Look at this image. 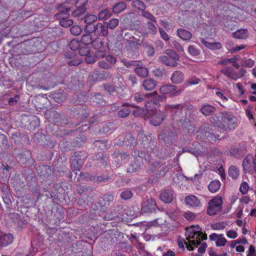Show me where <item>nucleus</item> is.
Wrapping results in <instances>:
<instances>
[{
  "label": "nucleus",
  "mask_w": 256,
  "mask_h": 256,
  "mask_svg": "<svg viewBox=\"0 0 256 256\" xmlns=\"http://www.w3.org/2000/svg\"><path fill=\"white\" fill-rule=\"evenodd\" d=\"M210 122L220 131L226 132L235 129L238 126V119L232 114L222 112L220 114V119L216 115L210 118Z\"/></svg>",
  "instance_id": "obj_1"
},
{
  "label": "nucleus",
  "mask_w": 256,
  "mask_h": 256,
  "mask_svg": "<svg viewBox=\"0 0 256 256\" xmlns=\"http://www.w3.org/2000/svg\"><path fill=\"white\" fill-rule=\"evenodd\" d=\"M186 235L188 242L184 241V243L188 250H192L194 246H197L201 240L207 238L206 234H203L201 228L197 225L187 228Z\"/></svg>",
  "instance_id": "obj_2"
},
{
  "label": "nucleus",
  "mask_w": 256,
  "mask_h": 256,
  "mask_svg": "<svg viewBox=\"0 0 256 256\" xmlns=\"http://www.w3.org/2000/svg\"><path fill=\"white\" fill-rule=\"evenodd\" d=\"M222 200L221 197H214L208 202L207 214L210 216L216 214L222 210Z\"/></svg>",
  "instance_id": "obj_3"
},
{
  "label": "nucleus",
  "mask_w": 256,
  "mask_h": 256,
  "mask_svg": "<svg viewBox=\"0 0 256 256\" xmlns=\"http://www.w3.org/2000/svg\"><path fill=\"white\" fill-rule=\"evenodd\" d=\"M220 72L228 78L236 80L244 76L246 73V70L244 68H241L236 72L232 67L227 66L222 68Z\"/></svg>",
  "instance_id": "obj_4"
},
{
  "label": "nucleus",
  "mask_w": 256,
  "mask_h": 256,
  "mask_svg": "<svg viewBox=\"0 0 256 256\" xmlns=\"http://www.w3.org/2000/svg\"><path fill=\"white\" fill-rule=\"evenodd\" d=\"M157 206L156 201L152 198L147 200L142 204V213H151L156 210Z\"/></svg>",
  "instance_id": "obj_5"
},
{
  "label": "nucleus",
  "mask_w": 256,
  "mask_h": 256,
  "mask_svg": "<svg viewBox=\"0 0 256 256\" xmlns=\"http://www.w3.org/2000/svg\"><path fill=\"white\" fill-rule=\"evenodd\" d=\"M116 62V57L111 55H108L106 56L105 60H100L98 62V65L102 68L108 70L112 68Z\"/></svg>",
  "instance_id": "obj_6"
},
{
  "label": "nucleus",
  "mask_w": 256,
  "mask_h": 256,
  "mask_svg": "<svg viewBox=\"0 0 256 256\" xmlns=\"http://www.w3.org/2000/svg\"><path fill=\"white\" fill-rule=\"evenodd\" d=\"M94 180L98 182H104L108 181L110 178L109 176H94L91 175L89 174H82L80 172L79 176L77 178V180Z\"/></svg>",
  "instance_id": "obj_7"
},
{
  "label": "nucleus",
  "mask_w": 256,
  "mask_h": 256,
  "mask_svg": "<svg viewBox=\"0 0 256 256\" xmlns=\"http://www.w3.org/2000/svg\"><path fill=\"white\" fill-rule=\"evenodd\" d=\"M91 32L94 33L96 36H102L106 37L108 34V30L106 24L98 22L94 26L93 29L91 30Z\"/></svg>",
  "instance_id": "obj_8"
},
{
  "label": "nucleus",
  "mask_w": 256,
  "mask_h": 256,
  "mask_svg": "<svg viewBox=\"0 0 256 256\" xmlns=\"http://www.w3.org/2000/svg\"><path fill=\"white\" fill-rule=\"evenodd\" d=\"M86 158V156H83L82 158H81L79 153L76 154L72 157V159L71 162V168L73 170H80L84 164V160Z\"/></svg>",
  "instance_id": "obj_9"
},
{
  "label": "nucleus",
  "mask_w": 256,
  "mask_h": 256,
  "mask_svg": "<svg viewBox=\"0 0 256 256\" xmlns=\"http://www.w3.org/2000/svg\"><path fill=\"white\" fill-rule=\"evenodd\" d=\"M13 240L14 236L12 234L0 232V248L10 245Z\"/></svg>",
  "instance_id": "obj_10"
},
{
  "label": "nucleus",
  "mask_w": 256,
  "mask_h": 256,
  "mask_svg": "<svg viewBox=\"0 0 256 256\" xmlns=\"http://www.w3.org/2000/svg\"><path fill=\"white\" fill-rule=\"evenodd\" d=\"M123 216L121 210L120 211L118 210V211L114 210V211L106 213L104 218L106 220H114L116 222H119L123 220Z\"/></svg>",
  "instance_id": "obj_11"
},
{
  "label": "nucleus",
  "mask_w": 256,
  "mask_h": 256,
  "mask_svg": "<svg viewBox=\"0 0 256 256\" xmlns=\"http://www.w3.org/2000/svg\"><path fill=\"white\" fill-rule=\"evenodd\" d=\"M160 198L162 202L170 204L174 200V192L172 190H163L160 192Z\"/></svg>",
  "instance_id": "obj_12"
},
{
  "label": "nucleus",
  "mask_w": 256,
  "mask_h": 256,
  "mask_svg": "<svg viewBox=\"0 0 256 256\" xmlns=\"http://www.w3.org/2000/svg\"><path fill=\"white\" fill-rule=\"evenodd\" d=\"M164 110L167 112H170L173 116L176 118L180 116L182 112V108L180 104H166Z\"/></svg>",
  "instance_id": "obj_13"
},
{
  "label": "nucleus",
  "mask_w": 256,
  "mask_h": 256,
  "mask_svg": "<svg viewBox=\"0 0 256 256\" xmlns=\"http://www.w3.org/2000/svg\"><path fill=\"white\" fill-rule=\"evenodd\" d=\"M165 118V114L161 111L156 112L151 116L150 123L154 126L160 125Z\"/></svg>",
  "instance_id": "obj_14"
},
{
  "label": "nucleus",
  "mask_w": 256,
  "mask_h": 256,
  "mask_svg": "<svg viewBox=\"0 0 256 256\" xmlns=\"http://www.w3.org/2000/svg\"><path fill=\"white\" fill-rule=\"evenodd\" d=\"M176 89V86L174 85L169 84V85H164L162 86L160 88V94H168L171 93L170 95V97H172L174 96L178 95L179 94L178 92H176L174 93H172L174 92Z\"/></svg>",
  "instance_id": "obj_15"
},
{
  "label": "nucleus",
  "mask_w": 256,
  "mask_h": 256,
  "mask_svg": "<svg viewBox=\"0 0 256 256\" xmlns=\"http://www.w3.org/2000/svg\"><path fill=\"white\" fill-rule=\"evenodd\" d=\"M216 110V108L212 105L204 104L200 108V112L205 116H210L213 114Z\"/></svg>",
  "instance_id": "obj_16"
},
{
  "label": "nucleus",
  "mask_w": 256,
  "mask_h": 256,
  "mask_svg": "<svg viewBox=\"0 0 256 256\" xmlns=\"http://www.w3.org/2000/svg\"><path fill=\"white\" fill-rule=\"evenodd\" d=\"M185 202L187 205L192 208L200 207L202 206L200 200L194 195L186 196L185 198Z\"/></svg>",
  "instance_id": "obj_17"
},
{
  "label": "nucleus",
  "mask_w": 256,
  "mask_h": 256,
  "mask_svg": "<svg viewBox=\"0 0 256 256\" xmlns=\"http://www.w3.org/2000/svg\"><path fill=\"white\" fill-rule=\"evenodd\" d=\"M58 10L59 13L56 14L54 16L56 18H61L62 17L64 16V14H68L70 8L68 6V4L66 2L58 5Z\"/></svg>",
  "instance_id": "obj_18"
},
{
  "label": "nucleus",
  "mask_w": 256,
  "mask_h": 256,
  "mask_svg": "<svg viewBox=\"0 0 256 256\" xmlns=\"http://www.w3.org/2000/svg\"><path fill=\"white\" fill-rule=\"evenodd\" d=\"M176 60H176L172 58L166 56H162L159 58V61L160 62L166 66H176L178 64Z\"/></svg>",
  "instance_id": "obj_19"
},
{
  "label": "nucleus",
  "mask_w": 256,
  "mask_h": 256,
  "mask_svg": "<svg viewBox=\"0 0 256 256\" xmlns=\"http://www.w3.org/2000/svg\"><path fill=\"white\" fill-rule=\"evenodd\" d=\"M176 32L178 37L184 41H189L192 38L191 32L185 29L179 28Z\"/></svg>",
  "instance_id": "obj_20"
},
{
  "label": "nucleus",
  "mask_w": 256,
  "mask_h": 256,
  "mask_svg": "<svg viewBox=\"0 0 256 256\" xmlns=\"http://www.w3.org/2000/svg\"><path fill=\"white\" fill-rule=\"evenodd\" d=\"M156 86V82L152 78L144 80L142 82V86L146 90H152Z\"/></svg>",
  "instance_id": "obj_21"
},
{
  "label": "nucleus",
  "mask_w": 256,
  "mask_h": 256,
  "mask_svg": "<svg viewBox=\"0 0 256 256\" xmlns=\"http://www.w3.org/2000/svg\"><path fill=\"white\" fill-rule=\"evenodd\" d=\"M184 78L183 74L180 71H175L172 75L170 80L176 84L181 83Z\"/></svg>",
  "instance_id": "obj_22"
},
{
  "label": "nucleus",
  "mask_w": 256,
  "mask_h": 256,
  "mask_svg": "<svg viewBox=\"0 0 256 256\" xmlns=\"http://www.w3.org/2000/svg\"><path fill=\"white\" fill-rule=\"evenodd\" d=\"M134 72L140 77L146 78L148 76V69L144 66V64L142 62V66H136L134 69Z\"/></svg>",
  "instance_id": "obj_23"
},
{
  "label": "nucleus",
  "mask_w": 256,
  "mask_h": 256,
  "mask_svg": "<svg viewBox=\"0 0 256 256\" xmlns=\"http://www.w3.org/2000/svg\"><path fill=\"white\" fill-rule=\"evenodd\" d=\"M233 37L238 39H246L248 36V31L246 29H241L232 33Z\"/></svg>",
  "instance_id": "obj_24"
},
{
  "label": "nucleus",
  "mask_w": 256,
  "mask_h": 256,
  "mask_svg": "<svg viewBox=\"0 0 256 256\" xmlns=\"http://www.w3.org/2000/svg\"><path fill=\"white\" fill-rule=\"evenodd\" d=\"M121 62L128 68L136 67V66H142V62L140 60H129L124 59L121 60Z\"/></svg>",
  "instance_id": "obj_25"
},
{
  "label": "nucleus",
  "mask_w": 256,
  "mask_h": 256,
  "mask_svg": "<svg viewBox=\"0 0 256 256\" xmlns=\"http://www.w3.org/2000/svg\"><path fill=\"white\" fill-rule=\"evenodd\" d=\"M112 15V12L108 8H104L101 10L97 17L99 20H106L110 18Z\"/></svg>",
  "instance_id": "obj_26"
},
{
  "label": "nucleus",
  "mask_w": 256,
  "mask_h": 256,
  "mask_svg": "<svg viewBox=\"0 0 256 256\" xmlns=\"http://www.w3.org/2000/svg\"><path fill=\"white\" fill-rule=\"evenodd\" d=\"M253 159V156L251 154H248L243 160L242 162V167L244 172H250V171L248 170L250 166L252 164V160Z\"/></svg>",
  "instance_id": "obj_27"
},
{
  "label": "nucleus",
  "mask_w": 256,
  "mask_h": 256,
  "mask_svg": "<svg viewBox=\"0 0 256 256\" xmlns=\"http://www.w3.org/2000/svg\"><path fill=\"white\" fill-rule=\"evenodd\" d=\"M69 16V14H64V16H62L60 20V24L65 28H67L72 26L74 22L73 20L70 19H68Z\"/></svg>",
  "instance_id": "obj_28"
},
{
  "label": "nucleus",
  "mask_w": 256,
  "mask_h": 256,
  "mask_svg": "<svg viewBox=\"0 0 256 256\" xmlns=\"http://www.w3.org/2000/svg\"><path fill=\"white\" fill-rule=\"evenodd\" d=\"M201 42L208 48L212 50H218L222 48V44L220 42H214L212 43L210 42H208L202 39L201 40Z\"/></svg>",
  "instance_id": "obj_29"
},
{
  "label": "nucleus",
  "mask_w": 256,
  "mask_h": 256,
  "mask_svg": "<svg viewBox=\"0 0 256 256\" xmlns=\"http://www.w3.org/2000/svg\"><path fill=\"white\" fill-rule=\"evenodd\" d=\"M86 8H79L75 10L72 13V15L74 17H77L78 20H82L84 16L86 14Z\"/></svg>",
  "instance_id": "obj_30"
},
{
  "label": "nucleus",
  "mask_w": 256,
  "mask_h": 256,
  "mask_svg": "<svg viewBox=\"0 0 256 256\" xmlns=\"http://www.w3.org/2000/svg\"><path fill=\"white\" fill-rule=\"evenodd\" d=\"M114 196L111 194H106L104 196L102 200L100 202V204L102 207L106 208L109 206L112 202Z\"/></svg>",
  "instance_id": "obj_31"
},
{
  "label": "nucleus",
  "mask_w": 256,
  "mask_h": 256,
  "mask_svg": "<svg viewBox=\"0 0 256 256\" xmlns=\"http://www.w3.org/2000/svg\"><path fill=\"white\" fill-rule=\"evenodd\" d=\"M240 175L239 170L234 166H231L228 168V176L233 180L238 178Z\"/></svg>",
  "instance_id": "obj_32"
},
{
  "label": "nucleus",
  "mask_w": 256,
  "mask_h": 256,
  "mask_svg": "<svg viewBox=\"0 0 256 256\" xmlns=\"http://www.w3.org/2000/svg\"><path fill=\"white\" fill-rule=\"evenodd\" d=\"M220 186V182L218 180L212 181L208 186L209 190L212 192L214 193L217 192Z\"/></svg>",
  "instance_id": "obj_33"
},
{
  "label": "nucleus",
  "mask_w": 256,
  "mask_h": 256,
  "mask_svg": "<svg viewBox=\"0 0 256 256\" xmlns=\"http://www.w3.org/2000/svg\"><path fill=\"white\" fill-rule=\"evenodd\" d=\"M126 5L124 2H120L116 4L112 8L113 12L118 14L126 8Z\"/></svg>",
  "instance_id": "obj_34"
},
{
  "label": "nucleus",
  "mask_w": 256,
  "mask_h": 256,
  "mask_svg": "<svg viewBox=\"0 0 256 256\" xmlns=\"http://www.w3.org/2000/svg\"><path fill=\"white\" fill-rule=\"evenodd\" d=\"M91 31L89 34L83 35L81 38V44L88 46L92 44V38L90 34Z\"/></svg>",
  "instance_id": "obj_35"
},
{
  "label": "nucleus",
  "mask_w": 256,
  "mask_h": 256,
  "mask_svg": "<svg viewBox=\"0 0 256 256\" xmlns=\"http://www.w3.org/2000/svg\"><path fill=\"white\" fill-rule=\"evenodd\" d=\"M50 120L54 123L58 122L61 118L60 114L55 110L50 112Z\"/></svg>",
  "instance_id": "obj_36"
},
{
  "label": "nucleus",
  "mask_w": 256,
  "mask_h": 256,
  "mask_svg": "<svg viewBox=\"0 0 256 256\" xmlns=\"http://www.w3.org/2000/svg\"><path fill=\"white\" fill-rule=\"evenodd\" d=\"M132 6L134 8H136L138 10L142 11L146 8V6L140 0H134L132 3Z\"/></svg>",
  "instance_id": "obj_37"
},
{
  "label": "nucleus",
  "mask_w": 256,
  "mask_h": 256,
  "mask_svg": "<svg viewBox=\"0 0 256 256\" xmlns=\"http://www.w3.org/2000/svg\"><path fill=\"white\" fill-rule=\"evenodd\" d=\"M105 23L108 29L114 30L118 24L119 20L117 18H114L108 22H105Z\"/></svg>",
  "instance_id": "obj_38"
},
{
  "label": "nucleus",
  "mask_w": 256,
  "mask_h": 256,
  "mask_svg": "<svg viewBox=\"0 0 256 256\" xmlns=\"http://www.w3.org/2000/svg\"><path fill=\"white\" fill-rule=\"evenodd\" d=\"M84 22L88 24H90L92 23L96 22L98 18L94 14H85L84 16Z\"/></svg>",
  "instance_id": "obj_39"
},
{
  "label": "nucleus",
  "mask_w": 256,
  "mask_h": 256,
  "mask_svg": "<svg viewBox=\"0 0 256 256\" xmlns=\"http://www.w3.org/2000/svg\"><path fill=\"white\" fill-rule=\"evenodd\" d=\"M146 97H147L146 94H144L140 92H136L132 96L134 100L138 103L144 101Z\"/></svg>",
  "instance_id": "obj_40"
},
{
  "label": "nucleus",
  "mask_w": 256,
  "mask_h": 256,
  "mask_svg": "<svg viewBox=\"0 0 256 256\" xmlns=\"http://www.w3.org/2000/svg\"><path fill=\"white\" fill-rule=\"evenodd\" d=\"M0 148H8V141L6 136L0 133Z\"/></svg>",
  "instance_id": "obj_41"
},
{
  "label": "nucleus",
  "mask_w": 256,
  "mask_h": 256,
  "mask_svg": "<svg viewBox=\"0 0 256 256\" xmlns=\"http://www.w3.org/2000/svg\"><path fill=\"white\" fill-rule=\"evenodd\" d=\"M130 112H131V110L129 108H124L120 110L118 112V115L120 118H126L127 116H129V114H130Z\"/></svg>",
  "instance_id": "obj_42"
},
{
  "label": "nucleus",
  "mask_w": 256,
  "mask_h": 256,
  "mask_svg": "<svg viewBox=\"0 0 256 256\" xmlns=\"http://www.w3.org/2000/svg\"><path fill=\"white\" fill-rule=\"evenodd\" d=\"M78 50L79 54L82 56H86L90 52V50L87 46L82 44H80V46L79 47Z\"/></svg>",
  "instance_id": "obj_43"
},
{
  "label": "nucleus",
  "mask_w": 256,
  "mask_h": 256,
  "mask_svg": "<svg viewBox=\"0 0 256 256\" xmlns=\"http://www.w3.org/2000/svg\"><path fill=\"white\" fill-rule=\"evenodd\" d=\"M142 15L146 19L150 20L153 22H156V18L150 12L144 10L142 11Z\"/></svg>",
  "instance_id": "obj_44"
},
{
  "label": "nucleus",
  "mask_w": 256,
  "mask_h": 256,
  "mask_svg": "<svg viewBox=\"0 0 256 256\" xmlns=\"http://www.w3.org/2000/svg\"><path fill=\"white\" fill-rule=\"evenodd\" d=\"M126 138L128 140V143H126L127 145L130 148H134L136 143V139L130 134H127Z\"/></svg>",
  "instance_id": "obj_45"
},
{
  "label": "nucleus",
  "mask_w": 256,
  "mask_h": 256,
  "mask_svg": "<svg viewBox=\"0 0 256 256\" xmlns=\"http://www.w3.org/2000/svg\"><path fill=\"white\" fill-rule=\"evenodd\" d=\"M92 45L93 48L98 50L100 48L103 44L102 40L100 38H96L92 41Z\"/></svg>",
  "instance_id": "obj_46"
},
{
  "label": "nucleus",
  "mask_w": 256,
  "mask_h": 256,
  "mask_svg": "<svg viewBox=\"0 0 256 256\" xmlns=\"http://www.w3.org/2000/svg\"><path fill=\"white\" fill-rule=\"evenodd\" d=\"M81 43L79 41L76 40H72L69 44V46L70 50L73 51H75L78 49L79 47L80 46Z\"/></svg>",
  "instance_id": "obj_47"
},
{
  "label": "nucleus",
  "mask_w": 256,
  "mask_h": 256,
  "mask_svg": "<svg viewBox=\"0 0 256 256\" xmlns=\"http://www.w3.org/2000/svg\"><path fill=\"white\" fill-rule=\"evenodd\" d=\"M227 224L224 222H220L212 224L211 228L214 230H220L224 229Z\"/></svg>",
  "instance_id": "obj_48"
},
{
  "label": "nucleus",
  "mask_w": 256,
  "mask_h": 256,
  "mask_svg": "<svg viewBox=\"0 0 256 256\" xmlns=\"http://www.w3.org/2000/svg\"><path fill=\"white\" fill-rule=\"evenodd\" d=\"M249 189V186L246 182H242L240 187V191L242 194H246Z\"/></svg>",
  "instance_id": "obj_49"
},
{
  "label": "nucleus",
  "mask_w": 256,
  "mask_h": 256,
  "mask_svg": "<svg viewBox=\"0 0 256 256\" xmlns=\"http://www.w3.org/2000/svg\"><path fill=\"white\" fill-rule=\"evenodd\" d=\"M70 32L74 36H78L82 32V28L78 26H74L70 28Z\"/></svg>",
  "instance_id": "obj_50"
},
{
  "label": "nucleus",
  "mask_w": 256,
  "mask_h": 256,
  "mask_svg": "<svg viewBox=\"0 0 256 256\" xmlns=\"http://www.w3.org/2000/svg\"><path fill=\"white\" fill-rule=\"evenodd\" d=\"M133 114L136 117L142 116L145 114V110L144 108L136 107V110L133 111Z\"/></svg>",
  "instance_id": "obj_51"
},
{
  "label": "nucleus",
  "mask_w": 256,
  "mask_h": 256,
  "mask_svg": "<svg viewBox=\"0 0 256 256\" xmlns=\"http://www.w3.org/2000/svg\"><path fill=\"white\" fill-rule=\"evenodd\" d=\"M165 54H166V56H168L170 58H172L176 60L179 59L178 56L172 50H166L165 51Z\"/></svg>",
  "instance_id": "obj_52"
},
{
  "label": "nucleus",
  "mask_w": 256,
  "mask_h": 256,
  "mask_svg": "<svg viewBox=\"0 0 256 256\" xmlns=\"http://www.w3.org/2000/svg\"><path fill=\"white\" fill-rule=\"evenodd\" d=\"M154 75L157 78H162L164 75V71L160 68H156L152 71Z\"/></svg>",
  "instance_id": "obj_53"
},
{
  "label": "nucleus",
  "mask_w": 256,
  "mask_h": 256,
  "mask_svg": "<svg viewBox=\"0 0 256 256\" xmlns=\"http://www.w3.org/2000/svg\"><path fill=\"white\" fill-rule=\"evenodd\" d=\"M120 196L124 200H128L132 196V193L131 191L126 190L121 193Z\"/></svg>",
  "instance_id": "obj_54"
},
{
  "label": "nucleus",
  "mask_w": 256,
  "mask_h": 256,
  "mask_svg": "<svg viewBox=\"0 0 256 256\" xmlns=\"http://www.w3.org/2000/svg\"><path fill=\"white\" fill-rule=\"evenodd\" d=\"M147 26L150 32L152 34H155L157 32V28L152 22H147Z\"/></svg>",
  "instance_id": "obj_55"
},
{
  "label": "nucleus",
  "mask_w": 256,
  "mask_h": 256,
  "mask_svg": "<svg viewBox=\"0 0 256 256\" xmlns=\"http://www.w3.org/2000/svg\"><path fill=\"white\" fill-rule=\"evenodd\" d=\"M188 51L191 55L194 56H196L200 54L199 50L193 46H188Z\"/></svg>",
  "instance_id": "obj_56"
},
{
  "label": "nucleus",
  "mask_w": 256,
  "mask_h": 256,
  "mask_svg": "<svg viewBox=\"0 0 256 256\" xmlns=\"http://www.w3.org/2000/svg\"><path fill=\"white\" fill-rule=\"evenodd\" d=\"M172 44L175 48L178 50L179 52H184V50L182 46V44L176 40H174L172 42Z\"/></svg>",
  "instance_id": "obj_57"
},
{
  "label": "nucleus",
  "mask_w": 256,
  "mask_h": 256,
  "mask_svg": "<svg viewBox=\"0 0 256 256\" xmlns=\"http://www.w3.org/2000/svg\"><path fill=\"white\" fill-rule=\"evenodd\" d=\"M226 242L227 240L224 238L220 236L216 242V246H223L226 244Z\"/></svg>",
  "instance_id": "obj_58"
},
{
  "label": "nucleus",
  "mask_w": 256,
  "mask_h": 256,
  "mask_svg": "<svg viewBox=\"0 0 256 256\" xmlns=\"http://www.w3.org/2000/svg\"><path fill=\"white\" fill-rule=\"evenodd\" d=\"M96 58L100 59L106 56V52L104 50H98L94 54Z\"/></svg>",
  "instance_id": "obj_59"
},
{
  "label": "nucleus",
  "mask_w": 256,
  "mask_h": 256,
  "mask_svg": "<svg viewBox=\"0 0 256 256\" xmlns=\"http://www.w3.org/2000/svg\"><path fill=\"white\" fill-rule=\"evenodd\" d=\"M244 64L245 67L251 68L254 66V62L250 58L246 59L244 60Z\"/></svg>",
  "instance_id": "obj_60"
},
{
  "label": "nucleus",
  "mask_w": 256,
  "mask_h": 256,
  "mask_svg": "<svg viewBox=\"0 0 256 256\" xmlns=\"http://www.w3.org/2000/svg\"><path fill=\"white\" fill-rule=\"evenodd\" d=\"M88 2V0H77L76 3V8H86L85 6Z\"/></svg>",
  "instance_id": "obj_61"
},
{
  "label": "nucleus",
  "mask_w": 256,
  "mask_h": 256,
  "mask_svg": "<svg viewBox=\"0 0 256 256\" xmlns=\"http://www.w3.org/2000/svg\"><path fill=\"white\" fill-rule=\"evenodd\" d=\"M159 32L160 36L162 39H164L166 41H168L169 40L170 38L168 35L162 28H160Z\"/></svg>",
  "instance_id": "obj_62"
},
{
  "label": "nucleus",
  "mask_w": 256,
  "mask_h": 256,
  "mask_svg": "<svg viewBox=\"0 0 256 256\" xmlns=\"http://www.w3.org/2000/svg\"><path fill=\"white\" fill-rule=\"evenodd\" d=\"M226 236L230 238H235L237 237V232L233 230H230L226 232Z\"/></svg>",
  "instance_id": "obj_63"
},
{
  "label": "nucleus",
  "mask_w": 256,
  "mask_h": 256,
  "mask_svg": "<svg viewBox=\"0 0 256 256\" xmlns=\"http://www.w3.org/2000/svg\"><path fill=\"white\" fill-rule=\"evenodd\" d=\"M256 250L254 246L250 245L249 246L248 250L246 256H254L256 253Z\"/></svg>",
  "instance_id": "obj_64"
}]
</instances>
